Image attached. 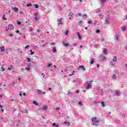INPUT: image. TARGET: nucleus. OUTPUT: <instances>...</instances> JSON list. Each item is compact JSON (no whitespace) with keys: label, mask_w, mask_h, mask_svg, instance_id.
Returning a JSON list of instances; mask_svg holds the SVG:
<instances>
[{"label":"nucleus","mask_w":127,"mask_h":127,"mask_svg":"<svg viewBox=\"0 0 127 127\" xmlns=\"http://www.w3.org/2000/svg\"><path fill=\"white\" fill-rule=\"evenodd\" d=\"M91 121L93 126H98L100 124V120L97 117L92 118Z\"/></svg>","instance_id":"obj_1"},{"label":"nucleus","mask_w":127,"mask_h":127,"mask_svg":"<svg viewBox=\"0 0 127 127\" xmlns=\"http://www.w3.org/2000/svg\"><path fill=\"white\" fill-rule=\"evenodd\" d=\"M92 83H93V80H90L89 81H87L86 84H87V86L86 87V89L87 90H89L90 88L91 87V85H92Z\"/></svg>","instance_id":"obj_2"},{"label":"nucleus","mask_w":127,"mask_h":127,"mask_svg":"<svg viewBox=\"0 0 127 127\" xmlns=\"http://www.w3.org/2000/svg\"><path fill=\"white\" fill-rule=\"evenodd\" d=\"M47 109H48L47 105H44L43 107L41 108V110H42V112H44V111H47Z\"/></svg>","instance_id":"obj_3"},{"label":"nucleus","mask_w":127,"mask_h":127,"mask_svg":"<svg viewBox=\"0 0 127 127\" xmlns=\"http://www.w3.org/2000/svg\"><path fill=\"white\" fill-rule=\"evenodd\" d=\"M83 70V71H86V68H85V66L84 65H80L78 67V70Z\"/></svg>","instance_id":"obj_4"},{"label":"nucleus","mask_w":127,"mask_h":127,"mask_svg":"<svg viewBox=\"0 0 127 127\" xmlns=\"http://www.w3.org/2000/svg\"><path fill=\"white\" fill-rule=\"evenodd\" d=\"M63 19L62 18L59 19L58 20V25H60V24H61L62 25H63V22H62V20H63Z\"/></svg>","instance_id":"obj_5"},{"label":"nucleus","mask_w":127,"mask_h":127,"mask_svg":"<svg viewBox=\"0 0 127 127\" xmlns=\"http://www.w3.org/2000/svg\"><path fill=\"white\" fill-rule=\"evenodd\" d=\"M37 92H38V94H39V95H45L46 92H42L39 89L37 90Z\"/></svg>","instance_id":"obj_6"},{"label":"nucleus","mask_w":127,"mask_h":127,"mask_svg":"<svg viewBox=\"0 0 127 127\" xmlns=\"http://www.w3.org/2000/svg\"><path fill=\"white\" fill-rule=\"evenodd\" d=\"M8 28L9 30H12V29H13L14 28L13 25L12 24L9 25L8 26Z\"/></svg>","instance_id":"obj_7"},{"label":"nucleus","mask_w":127,"mask_h":127,"mask_svg":"<svg viewBox=\"0 0 127 127\" xmlns=\"http://www.w3.org/2000/svg\"><path fill=\"white\" fill-rule=\"evenodd\" d=\"M68 17L69 19H72V17H74V14L72 13H69L68 14Z\"/></svg>","instance_id":"obj_8"},{"label":"nucleus","mask_w":127,"mask_h":127,"mask_svg":"<svg viewBox=\"0 0 127 127\" xmlns=\"http://www.w3.org/2000/svg\"><path fill=\"white\" fill-rule=\"evenodd\" d=\"M115 94L116 96H121V92L119 90H116Z\"/></svg>","instance_id":"obj_9"},{"label":"nucleus","mask_w":127,"mask_h":127,"mask_svg":"<svg viewBox=\"0 0 127 127\" xmlns=\"http://www.w3.org/2000/svg\"><path fill=\"white\" fill-rule=\"evenodd\" d=\"M105 24H109L110 19H109V18H107V19H106V20L105 21Z\"/></svg>","instance_id":"obj_10"},{"label":"nucleus","mask_w":127,"mask_h":127,"mask_svg":"<svg viewBox=\"0 0 127 127\" xmlns=\"http://www.w3.org/2000/svg\"><path fill=\"white\" fill-rule=\"evenodd\" d=\"M100 57L101 59L103 60V61H105V60H106V57L104 56V55H101L100 56Z\"/></svg>","instance_id":"obj_11"},{"label":"nucleus","mask_w":127,"mask_h":127,"mask_svg":"<svg viewBox=\"0 0 127 127\" xmlns=\"http://www.w3.org/2000/svg\"><path fill=\"white\" fill-rule=\"evenodd\" d=\"M12 9H13L14 11L15 12H18V8L15 7L13 8H12Z\"/></svg>","instance_id":"obj_12"},{"label":"nucleus","mask_w":127,"mask_h":127,"mask_svg":"<svg viewBox=\"0 0 127 127\" xmlns=\"http://www.w3.org/2000/svg\"><path fill=\"white\" fill-rule=\"evenodd\" d=\"M63 44L64 46H65V47H68L69 46V44L68 43H65L64 42H63Z\"/></svg>","instance_id":"obj_13"},{"label":"nucleus","mask_w":127,"mask_h":127,"mask_svg":"<svg viewBox=\"0 0 127 127\" xmlns=\"http://www.w3.org/2000/svg\"><path fill=\"white\" fill-rule=\"evenodd\" d=\"M13 69H14V67L12 65H10V67L8 68V70L9 71H10V70H13Z\"/></svg>","instance_id":"obj_14"},{"label":"nucleus","mask_w":127,"mask_h":127,"mask_svg":"<svg viewBox=\"0 0 127 127\" xmlns=\"http://www.w3.org/2000/svg\"><path fill=\"white\" fill-rule=\"evenodd\" d=\"M121 29H122V30L123 31H125V30H127V27H126V26H122V27H121Z\"/></svg>","instance_id":"obj_15"},{"label":"nucleus","mask_w":127,"mask_h":127,"mask_svg":"<svg viewBox=\"0 0 127 127\" xmlns=\"http://www.w3.org/2000/svg\"><path fill=\"white\" fill-rule=\"evenodd\" d=\"M64 124H65L66 125H68V127L70 126V125H71V124L70 123V122L68 121H65L64 122Z\"/></svg>","instance_id":"obj_16"},{"label":"nucleus","mask_w":127,"mask_h":127,"mask_svg":"<svg viewBox=\"0 0 127 127\" xmlns=\"http://www.w3.org/2000/svg\"><path fill=\"white\" fill-rule=\"evenodd\" d=\"M0 50H1V52H3V51H5V49H4V47H1Z\"/></svg>","instance_id":"obj_17"},{"label":"nucleus","mask_w":127,"mask_h":127,"mask_svg":"<svg viewBox=\"0 0 127 127\" xmlns=\"http://www.w3.org/2000/svg\"><path fill=\"white\" fill-rule=\"evenodd\" d=\"M104 54H107L108 53V50L107 49H104L103 50Z\"/></svg>","instance_id":"obj_18"},{"label":"nucleus","mask_w":127,"mask_h":127,"mask_svg":"<svg viewBox=\"0 0 127 127\" xmlns=\"http://www.w3.org/2000/svg\"><path fill=\"white\" fill-rule=\"evenodd\" d=\"M77 35L79 37V39H82V37L81 36V35H80V33H77Z\"/></svg>","instance_id":"obj_19"},{"label":"nucleus","mask_w":127,"mask_h":127,"mask_svg":"<svg viewBox=\"0 0 127 127\" xmlns=\"http://www.w3.org/2000/svg\"><path fill=\"white\" fill-rule=\"evenodd\" d=\"M53 52L54 53H56V52H57V51L56 50V48H55V47H54L53 49Z\"/></svg>","instance_id":"obj_20"},{"label":"nucleus","mask_w":127,"mask_h":127,"mask_svg":"<svg viewBox=\"0 0 127 127\" xmlns=\"http://www.w3.org/2000/svg\"><path fill=\"white\" fill-rule=\"evenodd\" d=\"M113 61L114 62H117V56H115L114 57V58L113 59Z\"/></svg>","instance_id":"obj_21"},{"label":"nucleus","mask_w":127,"mask_h":127,"mask_svg":"<svg viewBox=\"0 0 127 127\" xmlns=\"http://www.w3.org/2000/svg\"><path fill=\"white\" fill-rule=\"evenodd\" d=\"M53 127H59V125H57L56 123H54L53 124Z\"/></svg>","instance_id":"obj_22"},{"label":"nucleus","mask_w":127,"mask_h":127,"mask_svg":"<svg viewBox=\"0 0 127 127\" xmlns=\"http://www.w3.org/2000/svg\"><path fill=\"white\" fill-rule=\"evenodd\" d=\"M94 62H95V60L94 59H92L90 61V64H94Z\"/></svg>","instance_id":"obj_23"},{"label":"nucleus","mask_w":127,"mask_h":127,"mask_svg":"<svg viewBox=\"0 0 127 127\" xmlns=\"http://www.w3.org/2000/svg\"><path fill=\"white\" fill-rule=\"evenodd\" d=\"M101 105L103 107H106V105H105V102L104 101L101 102Z\"/></svg>","instance_id":"obj_24"},{"label":"nucleus","mask_w":127,"mask_h":127,"mask_svg":"<svg viewBox=\"0 0 127 127\" xmlns=\"http://www.w3.org/2000/svg\"><path fill=\"white\" fill-rule=\"evenodd\" d=\"M96 13H100V12H101V9H97L96 10Z\"/></svg>","instance_id":"obj_25"},{"label":"nucleus","mask_w":127,"mask_h":127,"mask_svg":"<svg viewBox=\"0 0 127 127\" xmlns=\"http://www.w3.org/2000/svg\"><path fill=\"white\" fill-rule=\"evenodd\" d=\"M33 104H34L36 106H39V104L36 101H33Z\"/></svg>","instance_id":"obj_26"},{"label":"nucleus","mask_w":127,"mask_h":127,"mask_svg":"<svg viewBox=\"0 0 127 127\" xmlns=\"http://www.w3.org/2000/svg\"><path fill=\"white\" fill-rule=\"evenodd\" d=\"M113 79H114L115 80V79L117 78V75L115 74H113V76H112Z\"/></svg>","instance_id":"obj_27"},{"label":"nucleus","mask_w":127,"mask_h":127,"mask_svg":"<svg viewBox=\"0 0 127 127\" xmlns=\"http://www.w3.org/2000/svg\"><path fill=\"white\" fill-rule=\"evenodd\" d=\"M27 62H30L31 61V59H30L29 58H27Z\"/></svg>","instance_id":"obj_28"},{"label":"nucleus","mask_w":127,"mask_h":127,"mask_svg":"<svg viewBox=\"0 0 127 127\" xmlns=\"http://www.w3.org/2000/svg\"><path fill=\"white\" fill-rule=\"evenodd\" d=\"M68 96H72V95H73V93H72V92H69V91H68Z\"/></svg>","instance_id":"obj_29"},{"label":"nucleus","mask_w":127,"mask_h":127,"mask_svg":"<svg viewBox=\"0 0 127 127\" xmlns=\"http://www.w3.org/2000/svg\"><path fill=\"white\" fill-rule=\"evenodd\" d=\"M27 6H28V7L32 6V4H31V3L27 4Z\"/></svg>","instance_id":"obj_30"},{"label":"nucleus","mask_w":127,"mask_h":127,"mask_svg":"<svg viewBox=\"0 0 127 127\" xmlns=\"http://www.w3.org/2000/svg\"><path fill=\"white\" fill-rule=\"evenodd\" d=\"M2 19H3V20H6L7 19L6 18H5V15H3Z\"/></svg>","instance_id":"obj_31"},{"label":"nucleus","mask_w":127,"mask_h":127,"mask_svg":"<svg viewBox=\"0 0 127 127\" xmlns=\"http://www.w3.org/2000/svg\"><path fill=\"white\" fill-rule=\"evenodd\" d=\"M69 33V30H66V32H65V35H68V34Z\"/></svg>","instance_id":"obj_32"},{"label":"nucleus","mask_w":127,"mask_h":127,"mask_svg":"<svg viewBox=\"0 0 127 127\" xmlns=\"http://www.w3.org/2000/svg\"><path fill=\"white\" fill-rule=\"evenodd\" d=\"M74 73H75V71L73 70V71H72V74H69V76L70 77H71V76H73V75H74Z\"/></svg>","instance_id":"obj_33"},{"label":"nucleus","mask_w":127,"mask_h":127,"mask_svg":"<svg viewBox=\"0 0 127 127\" xmlns=\"http://www.w3.org/2000/svg\"><path fill=\"white\" fill-rule=\"evenodd\" d=\"M99 46L100 45L97 44L94 45V47H95V48H97V47H98V46Z\"/></svg>","instance_id":"obj_34"},{"label":"nucleus","mask_w":127,"mask_h":127,"mask_svg":"<svg viewBox=\"0 0 127 127\" xmlns=\"http://www.w3.org/2000/svg\"><path fill=\"white\" fill-rule=\"evenodd\" d=\"M30 52H31V55H33L34 54V52H32V50H30Z\"/></svg>","instance_id":"obj_35"},{"label":"nucleus","mask_w":127,"mask_h":127,"mask_svg":"<svg viewBox=\"0 0 127 127\" xmlns=\"http://www.w3.org/2000/svg\"><path fill=\"white\" fill-rule=\"evenodd\" d=\"M35 8H38V4H34Z\"/></svg>","instance_id":"obj_36"},{"label":"nucleus","mask_w":127,"mask_h":127,"mask_svg":"<svg viewBox=\"0 0 127 127\" xmlns=\"http://www.w3.org/2000/svg\"><path fill=\"white\" fill-rule=\"evenodd\" d=\"M81 15H82V14L81 13L76 14V16H81Z\"/></svg>","instance_id":"obj_37"},{"label":"nucleus","mask_w":127,"mask_h":127,"mask_svg":"<svg viewBox=\"0 0 127 127\" xmlns=\"http://www.w3.org/2000/svg\"><path fill=\"white\" fill-rule=\"evenodd\" d=\"M17 24L20 25V24H21V22L17 21Z\"/></svg>","instance_id":"obj_38"},{"label":"nucleus","mask_w":127,"mask_h":127,"mask_svg":"<svg viewBox=\"0 0 127 127\" xmlns=\"http://www.w3.org/2000/svg\"><path fill=\"white\" fill-rule=\"evenodd\" d=\"M116 38L117 40H119V36L118 35H116Z\"/></svg>","instance_id":"obj_39"},{"label":"nucleus","mask_w":127,"mask_h":127,"mask_svg":"<svg viewBox=\"0 0 127 127\" xmlns=\"http://www.w3.org/2000/svg\"><path fill=\"white\" fill-rule=\"evenodd\" d=\"M1 71H4L5 69H4V68H3V66H2L1 67Z\"/></svg>","instance_id":"obj_40"},{"label":"nucleus","mask_w":127,"mask_h":127,"mask_svg":"<svg viewBox=\"0 0 127 127\" xmlns=\"http://www.w3.org/2000/svg\"><path fill=\"white\" fill-rule=\"evenodd\" d=\"M28 48H29V45H28L25 47V49H27Z\"/></svg>","instance_id":"obj_41"},{"label":"nucleus","mask_w":127,"mask_h":127,"mask_svg":"<svg viewBox=\"0 0 127 127\" xmlns=\"http://www.w3.org/2000/svg\"><path fill=\"white\" fill-rule=\"evenodd\" d=\"M82 104V102L81 101H80L79 103H78V105H79V106H81Z\"/></svg>","instance_id":"obj_42"},{"label":"nucleus","mask_w":127,"mask_h":127,"mask_svg":"<svg viewBox=\"0 0 127 127\" xmlns=\"http://www.w3.org/2000/svg\"><path fill=\"white\" fill-rule=\"evenodd\" d=\"M26 69H27V71H29V70H30V67H28L26 68Z\"/></svg>","instance_id":"obj_43"},{"label":"nucleus","mask_w":127,"mask_h":127,"mask_svg":"<svg viewBox=\"0 0 127 127\" xmlns=\"http://www.w3.org/2000/svg\"><path fill=\"white\" fill-rule=\"evenodd\" d=\"M96 33H100V30L99 29L96 30Z\"/></svg>","instance_id":"obj_44"},{"label":"nucleus","mask_w":127,"mask_h":127,"mask_svg":"<svg viewBox=\"0 0 127 127\" xmlns=\"http://www.w3.org/2000/svg\"><path fill=\"white\" fill-rule=\"evenodd\" d=\"M97 22H98V21H97V20H94V24H97Z\"/></svg>","instance_id":"obj_45"},{"label":"nucleus","mask_w":127,"mask_h":127,"mask_svg":"<svg viewBox=\"0 0 127 127\" xmlns=\"http://www.w3.org/2000/svg\"><path fill=\"white\" fill-rule=\"evenodd\" d=\"M102 2H106L107 1V0H101Z\"/></svg>","instance_id":"obj_46"},{"label":"nucleus","mask_w":127,"mask_h":127,"mask_svg":"<svg viewBox=\"0 0 127 127\" xmlns=\"http://www.w3.org/2000/svg\"><path fill=\"white\" fill-rule=\"evenodd\" d=\"M88 24H92V21H88Z\"/></svg>","instance_id":"obj_47"},{"label":"nucleus","mask_w":127,"mask_h":127,"mask_svg":"<svg viewBox=\"0 0 127 127\" xmlns=\"http://www.w3.org/2000/svg\"><path fill=\"white\" fill-rule=\"evenodd\" d=\"M34 19L36 21H37L38 20L37 17H34Z\"/></svg>","instance_id":"obj_48"},{"label":"nucleus","mask_w":127,"mask_h":127,"mask_svg":"<svg viewBox=\"0 0 127 127\" xmlns=\"http://www.w3.org/2000/svg\"><path fill=\"white\" fill-rule=\"evenodd\" d=\"M83 17H87V15L86 14H84L82 15Z\"/></svg>","instance_id":"obj_49"},{"label":"nucleus","mask_w":127,"mask_h":127,"mask_svg":"<svg viewBox=\"0 0 127 127\" xmlns=\"http://www.w3.org/2000/svg\"><path fill=\"white\" fill-rule=\"evenodd\" d=\"M60 110V108H56V111H58V110Z\"/></svg>","instance_id":"obj_50"},{"label":"nucleus","mask_w":127,"mask_h":127,"mask_svg":"<svg viewBox=\"0 0 127 127\" xmlns=\"http://www.w3.org/2000/svg\"><path fill=\"white\" fill-rule=\"evenodd\" d=\"M20 14H23V11H20Z\"/></svg>","instance_id":"obj_51"},{"label":"nucleus","mask_w":127,"mask_h":127,"mask_svg":"<svg viewBox=\"0 0 127 127\" xmlns=\"http://www.w3.org/2000/svg\"><path fill=\"white\" fill-rule=\"evenodd\" d=\"M34 15H35V17H37V13H35Z\"/></svg>","instance_id":"obj_52"},{"label":"nucleus","mask_w":127,"mask_h":127,"mask_svg":"<svg viewBox=\"0 0 127 127\" xmlns=\"http://www.w3.org/2000/svg\"><path fill=\"white\" fill-rule=\"evenodd\" d=\"M0 108L1 109H2V108H3V107L1 105H0Z\"/></svg>","instance_id":"obj_53"},{"label":"nucleus","mask_w":127,"mask_h":127,"mask_svg":"<svg viewBox=\"0 0 127 127\" xmlns=\"http://www.w3.org/2000/svg\"><path fill=\"white\" fill-rule=\"evenodd\" d=\"M0 98H2V94H0Z\"/></svg>","instance_id":"obj_54"},{"label":"nucleus","mask_w":127,"mask_h":127,"mask_svg":"<svg viewBox=\"0 0 127 127\" xmlns=\"http://www.w3.org/2000/svg\"><path fill=\"white\" fill-rule=\"evenodd\" d=\"M104 41H105V39H103L101 40V42H104Z\"/></svg>","instance_id":"obj_55"},{"label":"nucleus","mask_w":127,"mask_h":127,"mask_svg":"<svg viewBox=\"0 0 127 127\" xmlns=\"http://www.w3.org/2000/svg\"><path fill=\"white\" fill-rule=\"evenodd\" d=\"M79 92V90H76V94H78Z\"/></svg>","instance_id":"obj_56"},{"label":"nucleus","mask_w":127,"mask_h":127,"mask_svg":"<svg viewBox=\"0 0 127 127\" xmlns=\"http://www.w3.org/2000/svg\"><path fill=\"white\" fill-rule=\"evenodd\" d=\"M97 67H98V68H99V67H100V64H97Z\"/></svg>","instance_id":"obj_57"},{"label":"nucleus","mask_w":127,"mask_h":127,"mask_svg":"<svg viewBox=\"0 0 127 127\" xmlns=\"http://www.w3.org/2000/svg\"><path fill=\"white\" fill-rule=\"evenodd\" d=\"M16 33H19V31L17 30V31H16Z\"/></svg>","instance_id":"obj_58"},{"label":"nucleus","mask_w":127,"mask_h":127,"mask_svg":"<svg viewBox=\"0 0 127 127\" xmlns=\"http://www.w3.org/2000/svg\"><path fill=\"white\" fill-rule=\"evenodd\" d=\"M94 104H95L96 105H97V101H94Z\"/></svg>","instance_id":"obj_59"},{"label":"nucleus","mask_w":127,"mask_h":127,"mask_svg":"<svg viewBox=\"0 0 127 127\" xmlns=\"http://www.w3.org/2000/svg\"><path fill=\"white\" fill-rule=\"evenodd\" d=\"M51 44H52V45H55V43H52Z\"/></svg>","instance_id":"obj_60"},{"label":"nucleus","mask_w":127,"mask_h":127,"mask_svg":"<svg viewBox=\"0 0 127 127\" xmlns=\"http://www.w3.org/2000/svg\"><path fill=\"white\" fill-rule=\"evenodd\" d=\"M54 68H57V66L56 65H54Z\"/></svg>","instance_id":"obj_61"},{"label":"nucleus","mask_w":127,"mask_h":127,"mask_svg":"<svg viewBox=\"0 0 127 127\" xmlns=\"http://www.w3.org/2000/svg\"><path fill=\"white\" fill-rule=\"evenodd\" d=\"M4 111V110L2 109L1 110V112H3Z\"/></svg>","instance_id":"obj_62"},{"label":"nucleus","mask_w":127,"mask_h":127,"mask_svg":"<svg viewBox=\"0 0 127 127\" xmlns=\"http://www.w3.org/2000/svg\"><path fill=\"white\" fill-rule=\"evenodd\" d=\"M17 122H18V123H20V120H19L17 121Z\"/></svg>","instance_id":"obj_63"},{"label":"nucleus","mask_w":127,"mask_h":127,"mask_svg":"<svg viewBox=\"0 0 127 127\" xmlns=\"http://www.w3.org/2000/svg\"><path fill=\"white\" fill-rule=\"evenodd\" d=\"M126 68H127V64H125Z\"/></svg>","instance_id":"obj_64"}]
</instances>
